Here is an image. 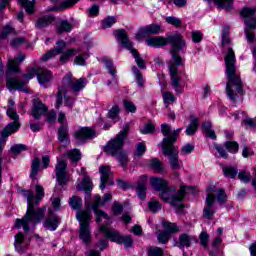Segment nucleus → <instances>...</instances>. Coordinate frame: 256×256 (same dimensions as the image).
<instances>
[{
	"mask_svg": "<svg viewBox=\"0 0 256 256\" xmlns=\"http://www.w3.org/2000/svg\"><path fill=\"white\" fill-rule=\"evenodd\" d=\"M222 48L226 65L225 73L228 79L226 93L231 101L235 103L238 95L243 96V82L241 76L237 73V58L235 57V50H233V43L229 38V26H225L222 31Z\"/></svg>",
	"mask_w": 256,
	"mask_h": 256,
	"instance_id": "nucleus-1",
	"label": "nucleus"
},
{
	"mask_svg": "<svg viewBox=\"0 0 256 256\" xmlns=\"http://www.w3.org/2000/svg\"><path fill=\"white\" fill-rule=\"evenodd\" d=\"M20 193L27 199L28 206L26 215L22 219L16 220V227L17 229H21L22 226L25 233H27V231H29V223H40L43 217H45L47 208H37V205H39L45 197V190L43 186L36 185V195L31 190H20Z\"/></svg>",
	"mask_w": 256,
	"mask_h": 256,
	"instance_id": "nucleus-2",
	"label": "nucleus"
},
{
	"mask_svg": "<svg viewBox=\"0 0 256 256\" xmlns=\"http://www.w3.org/2000/svg\"><path fill=\"white\" fill-rule=\"evenodd\" d=\"M168 43H171L173 47V49L170 51L173 61L176 63V65H182L183 60L181 59V56L177 54V51L185 49L186 44L181 34L170 35L167 38L163 36H154L146 39V45L148 47H155L156 49L159 47H165V45H168Z\"/></svg>",
	"mask_w": 256,
	"mask_h": 256,
	"instance_id": "nucleus-3",
	"label": "nucleus"
},
{
	"mask_svg": "<svg viewBox=\"0 0 256 256\" xmlns=\"http://www.w3.org/2000/svg\"><path fill=\"white\" fill-rule=\"evenodd\" d=\"M128 133L129 126H126L123 131L116 134V136L109 140L103 147L104 153H106V155H111V157H117L123 167L127 165V153L123 150V147Z\"/></svg>",
	"mask_w": 256,
	"mask_h": 256,
	"instance_id": "nucleus-4",
	"label": "nucleus"
},
{
	"mask_svg": "<svg viewBox=\"0 0 256 256\" xmlns=\"http://www.w3.org/2000/svg\"><path fill=\"white\" fill-rule=\"evenodd\" d=\"M183 131V128H178L172 132V135L168 138H163L162 146L163 155L168 157V161L170 167L173 171H177L181 169V163L179 162V150L175 145H173L177 141V137H179V133Z\"/></svg>",
	"mask_w": 256,
	"mask_h": 256,
	"instance_id": "nucleus-5",
	"label": "nucleus"
},
{
	"mask_svg": "<svg viewBox=\"0 0 256 256\" xmlns=\"http://www.w3.org/2000/svg\"><path fill=\"white\" fill-rule=\"evenodd\" d=\"M89 81L87 78H74L73 74H66L63 79V85L58 88L56 94V109H59L63 105V97H65L67 93V87L72 89L75 93H79V91H83L84 87H87Z\"/></svg>",
	"mask_w": 256,
	"mask_h": 256,
	"instance_id": "nucleus-6",
	"label": "nucleus"
},
{
	"mask_svg": "<svg viewBox=\"0 0 256 256\" xmlns=\"http://www.w3.org/2000/svg\"><path fill=\"white\" fill-rule=\"evenodd\" d=\"M207 197H206V205L203 210V216L205 219H213V215H215V210L213 209V205H215V199L221 205L227 203V194L225 190L222 188H217L215 186H210L207 188Z\"/></svg>",
	"mask_w": 256,
	"mask_h": 256,
	"instance_id": "nucleus-7",
	"label": "nucleus"
},
{
	"mask_svg": "<svg viewBox=\"0 0 256 256\" xmlns=\"http://www.w3.org/2000/svg\"><path fill=\"white\" fill-rule=\"evenodd\" d=\"M114 34H115V37L118 39V41L121 42L122 47H125V49L130 51V53L133 55L137 67H139V69H147V64H145V60L141 58L139 51L133 48V43L129 41V36H127V31H125L124 29H120V30H116Z\"/></svg>",
	"mask_w": 256,
	"mask_h": 256,
	"instance_id": "nucleus-8",
	"label": "nucleus"
},
{
	"mask_svg": "<svg viewBox=\"0 0 256 256\" xmlns=\"http://www.w3.org/2000/svg\"><path fill=\"white\" fill-rule=\"evenodd\" d=\"M189 189H191V187L181 186L178 193L173 195V193H175V188L170 189L166 186L164 190H160L161 193L159 197L162 198V200L166 203L170 201L173 207H179V209H183L185 206L183 203H181V201L185 199V194L187 191H189Z\"/></svg>",
	"mask_w": 256,
	"mask_h": 256,
	"instance_id": "nucleus-9",
	"label": "nucleus"
},
{
	"mask_svg": "<svg viewBox=\"0 0 256 256\" xmlns=\"http://www.w3.org/2000/svg\"><path fill=\"white\" fill-rule=\"evenodd\" d=\"M76 219L80 223V234L79 237L86 245L91 243V228H89V223L91 221V210L78 211L76 214Z\"/></svg>",
	"mask_w": 256,
	"mask_h": 256,
	"instance_id": "nucleus-10",
	"label": "nucleus"
},
{
	"mask_svg": "<svg viewBox=\"0 0 256 256\" xmlns=\"http://www.w3.org/2000/svg\"><path fill=\"white\" fill-rule=\"evenodd\" d=\"M100 233H103L106 239H110V241L118 245H124V247H131L133 245V238L131 236H123L119 231L113 230L107 225L100 226Z\"/></svg>",
	"mask_w": 256,
	"mask_h": 256,
	"instance_id": "nucleus-11",
	"label": "nucleus"
},
{
	"mask_svg": "<svg viewBox=\"0 0 256 256\" xmlns=\"http://www.w3.org/2000/svg\"><path fill=\"white\" fill-rule=\"evenodd\" d=\"M100 233H103L106 239H110V241L118 245H124V247H131L133 245V238L131 236H123L119 231L113 230L107 225L100 226Z\"/></svg>",
	"mask_w": 256,
	"mask_h": 256,
	"instance_id": "nucleus-12",
	"label": "nucleus"
},
{
	"mask_svg": "<svg viewBox=\"0 0 256 256\" xmlns=\"http://www.w3.org/2000/svg\"><path fill=\"white\" fill-rule=\"evenodd\" d=\"M66 116L63 111H60L58 114V122L61 126L58 129V140L62 143V147H68L71 144V139L69 138V126L65 122Z\"/></svg>",
	"mask_w": 256,
	"mask_h": 256,
	"instance_id": "nucleus-13",
	"label": "nucleus"
},
{
	"mask_svg": "<svg viewBox=\"0 0 256 256\" xmlns=\"http://www.w3.org/2000/svg\"><path fill=\"white\" fill-rule=\"evenodd\" d=\"M169 71L172 88L176 92V95H181V93H183V86L181 85V77L179 76L177 66L173 63H170Z\"/></svg>",
	"mask_w": 256,
	"mask_h": 256,
	"instance_id": "nucleus-14",
	"label": "nucleus"
},
{
	"mask_svg": "<svg viewBox=\"0 0 256 256\" xmlns=\"http://www.w3.org/2000/svg\"><path fill=\"white\" fill-rule=\"evenodd\" d=\"M161 33V25L159 24H150L145 27H142L136 33V41H143L147 35H159Z\"/></svg>",
	"mask_w": 256,
	"mask_h": 256,
	"instance_id": "nucleus-15",
	"label": "nucleus"
},
{
	"mask_svg": "<svg viewBox=\"0 0 256 256\" xmlns=\"http://www.w3.org/2000/svg\"><path fill=\"white\" fill-rule=\"evenodd\" d=\"M55 172H56V179L59 183V185L63 186L66 185L69 179L67 178V162L64 160L58 159L56 166H55Z\"/></svg>",
	"mask_w": 256,
	"mask_h": 256,
	"instance_id": "nucleus-16",
	"label": "nucleus"
},
{
	"mask_svg": "<svg viewBox=\"0 0 256 256\" xmlns=\"http://www.w3.org/2000/svg\"><path fill=\"white\" fill-rule=\"evenodd\" d=\"M99 173L101 175L100 176L101 191L105 190L107 183H109V185H115V182H113V171H111V167L100 166Z\"/></svg>",
	"mask_w": 256,
	"mask_h": 256,
	"instance_id": "nucleus-17",
	"label": "nucleus"
},
{
	"mask_svg": "<svg viewBox=\"0 0 256 256\" xmlns=\"http://www.w3.org/2000/svg\"><path fill=\"white\" fill-rule=\"evenodd\" d=\"M19 127H21V124L9 123L3 129V131L1 132V138H0V154L3 153V148L5 147L7 137H9V135H13V133H17V131H19Z\"/></svg>",
	"mask_w": 256,
	"mask_h": 256,
	"instance_id": "nucleus-18",
	"label": "nucleus"
},
{
	"mask_svg": "<svg viewBox=\"0 0 256 256\" xmlns=\"http://www.w3.org/2000/svg\"><path fill=\"white\" fill-rule=\"evenodd\" d=\"M93 137H95V130L90 127H82L74 133L76 143H84V141L93 139Z\"/></svg>",
	"mask_w": 256,
	"mask_h": 256,
	"instance_id": "nucleus-19",
	"label": "nucleus"
},
{
	"mask_svg": "<svg viewBox=\"0 0 256 256\" xmlns=\"http://www.w3.org/2000/svg\"><path fill=\"white\" fill-rule=\"evenodd\" d=\"M65 47H67V44L65 43V41L63 40L58 41L54 49L48 51L42 56L41 61H49V59H53L54 57H57V55H61Z\"/></svg>",
	"mask_w": 256,
	"mask_h": 256,
	"instance_id": "nucleus-20",
	"label": "nucleus"
},
{
	"mask_svg": "<svg viewBox=\"0 0 256 256\" xmlns=\"http://www.w3.org/2000/svg\"><path fill=\"white\" fill-rule=\"evenodd\" d=\"M100 205H104L103 202H101V196L99 195H96L95 198H94V204H93V210H94V213L96 215V223H101L102 219H108L109 220V216L98 209V207Z\"/></svg>",
	"mask_w": 256,
	"mask_h": 256,
	"instance_id": "nucleus-21",
	"label": "nucleus"
},
{
	"mask_svg": "<svg viewBox=\"0 0 256 256\" xmlns=\"http://www.w3.org/2000/svg\"><path fill=\"white\" fill-rule=\"evenodd\" d=\"M25 54H19L15 59H9L7 63L8 71L10 73H19V63L25 61Z\"/></svg>",
	"mask_w": 256,
	"mask_h": 256,
	"instance_id": "nucleus-22",
	"label": "nucleus"
},
{
	"mask_svg": "<svg viewBox=\"0 0 256 256\" xmlns=\"http://www.w3.org/2000/svg\"><path fill=\"white\" fill-rule=\"evenodd\" d=\"M37 79L38 83L45 87V85H47V83L53 79V74H51V71L48 69L39 67Z\"/></svg>",
	"mask_w": 256,
	"mask_h": 256,
	"instance_id": "nucleus-23",
	"label": "nucleus"
},
{
	"mask_svg": "<svg viewBox=\"0 0 256 256\" xmlns=\"http://www.w3.org/2000/svg\"><path fill=\"white\" fill-rule=\"evenodd\" d=\"M6 85L9 91H13V89H18V91H23L25 87V82L21 81L18 77L8 78L6 81Z\"/></svg>",
	"mask_w": 256,
	"mask_h": 256,
	"instance_id": "nucleus-24",
	"label": "nucleus"
},
{
	"mask_svg": "<svg viewBox=\"0 0 256 256\" xmlns=\"http://www.w3.org/2000/svg\"><path fill=\"white\" fill-rule=\"evenodd\" d=\"M47 112V106L43 104L41 101L36 100L34 101L33 109H32V116L34 119H40L43 113Z\"/></svg>",
	"mask_w": 256,
	"mask_h": 256,
	"instance_id": "nucleus-25",
	"label": "nucleus"
},
{
	"mask_svg": "<svg viewBox=\"0 0 256 256\" xmlns=\"http://www.w3.org/2000/svg\"><path fill=\"white\" fill-rule=\"evenodd\" d=\"M15 101L13 99H9L8 100V109H7V115L10 119H12V123L16 124V125H20L19 124V115L17 114V111H15Z\"/></svg>",
	"mask_w": 256,
	"mask_h": 256,
	"instance_id": "nucleus-26",
	"label": "nucleus"
},
{
	"mask_svg": "<svg viewBox=\"0 0 256 256\" xmlns=\"http://www.w3.org/2000/svg\"><path fill=\"white\" fill-rule=\"evenodd\" d=\"M78 191H85L89 195L93 191V181L89 176H85L80 184L77 185Z\"/></svg>",
	"mask_w": 256,
	"mask_h": 256,
	"instance_id": "nucleus-27",
	"label": "nucleus"
},
{
	"mask_svg": "<svg viewBox=\"0 0 256 256\" xmlns=\"http://www.w3.org/2000/svg\"><path fill=\"white\" fill-rule=\"evenodd\" d=\"M193 241V236H189L188 234H181L176 242V245L179 249H185V247H191V243Z\"/></svg>",
	"mask_w": 256,
	"mask_h": 256,
	"instance_id": "nucleus-28",
	"label": "nucleus"
},
{
	"mask_svg": "<svg viewBox=\"0 0 256 256\" xmlns=\"http://www.w3.org/2000/svg\"><path fill=\"white\" fill-rule=\"evenodd\" d=\"M60 221L61 218H59L58 216H50L44 222V227H46V229H49V231H55L59 227Z\"/></svg>",
	"mask_w": 256,
	"mask_h": 256,
	"instance_id": "nucleus-29",
	"label": "nucleus"
},
{
	"mask_svg": "<svg viewBox=\"0 0 256 256\" xmlns=\"http://www.w3.org/2000/svg\"><path fill=\"white\" fill-rule=\"evenodd\" d=\"M150 182L153 189H155L156 191H163L167 189V181L165 179L154 177L151 178Z\"/></svg>",
	"mask_w": 256,
	"mask_h": 256,
	"instance_id": "nucleus-30",
	"label": "nucleus"
},
{
	"mask_svg": "<svg viewBox=\"0 0 256 256\" xmlns=\"http://www.w3.org/2000/svg\"><path fill=\"white\" fill-rule=\"evenodd\" d=\"M64 155L72 161V163H77L81 161V151L79 149L67 150Z\"/></svg>",
	"mask_w": 256,
	"mask_h": 256,
	"instance_id": "nucleus-31",
	"label": "nucleus"
},
{
	"mask_svg": "<svg viewBox=\"0 0 256 256\" xmlns=\"http://www.w3.org/2000/svg\"><path fill=\"white\" fill-rule=\"evenodd\" d=\"M148 167L157 171V173H163L165 171V167L159 158H153L148 161Z\"/></svg>",
	"mask_w": 256,
	"mask_h": 256,
	"instance_id": "nucleus-32",
	"label": "nucleus"
},
{
	"mask_svg": "<svg viewBox=\"0 0 256 256\" xmlns=\"http://www.w3.org/2000/svg\"><path fill=\"white\" fill-rule=\"evenodd\" d=\"M199 129V119L194 118L191 120V123L187 126L185 133L189 137L195 135Z\"/></svg>",
	"mask_w": 256,
	"mask_h": 256,
	"instance_id": "nucleus-33",
	"label": "nucleus"
},
{
	"mask_svg": "<svg viewBox=\"0 0 256 256\" xmlns=\"http://www.w3.org/2000/svg\"><path fill=\"white\" fill-rule=\"evenodd\" d=\"M18 2L22 7H24L28 15H33V13H35V0H18Z\"/></svg>",
	"mask_w": 256,
	"mask_h": 256,
	"instance_id": "nucleus-34",
	"label": "nucleus"
},
{
	"mask_svg": "<svg viewBox=\"0 0 256 256\" xmlns=\"http://www.w3.org/2000/svg\"><path fill=\"white\" fill-rule=\"evenodd\" d=\"M73 29V25L67 20H62L56 25L57 33H69Z\"/></svg>",
	"mask_w": 256,
	"mask_h": 256,
	"instance_id": "nucleus-35",
	"label": "nucleus"
},
{
	"mask_svg": "<svg viewBox=\"0 0 256 256\" xmlns=\"http://www.w3.org/2000/svg\"><path fill=\"white\" fill-rule=\"evenodd\" d=\"M52 21H55V18L53 16H43L38 19L35 26L37 27V29H43L44 27H49Z\"/></svg>",
	"mask_w": 256,
	"mask_h": 256,
	"instance_id": "nucleus-36",
	"label": "nucleus"
},
{
	"mask_svg": "<svg viewBox=\"0 0 256 256\" xmlns=\"http://www.w3.org/2000/svg\"><path fill=\"white\" fill-rule=\"evenodd\" d=\"M163 102L165 107H169V105H173L177 101V97L172 92L166 91L162 93Z\"/></svg>",
	"mask_w": 256,
	"mask_h": 256,
	"instance_id": "nucleus-37",
	"label": "nucleus"
},
{
	"mask_svg": "<svg viewBox=\"0 0 256 256\" xmlns=\"http://www.w3.org/2000/svg\"><path fill=\"white\" fill-rule=\"evenodd\" d=\"M69 205L71 209H74L75 211H79L81 207H83V199L79 196H72L69 200Z\"/></svg>",
	"mask_w": 256,
	"mask_h": 256,
	"instance_id": "nucleus-38",
	"label": "nucleus"
},
{
	"mask_svg": "<svg viewBox=\"0 0 256 256\" xmlns=\"http://www.w3.org/2000/svg\"><path fill=\"white\" fill-rule=\"evenodd\" d=\"M222 171L224 173V177H229V179H235V177H237V173H239V170L233 166H224Z\"/></svg>",
	"mask_w": 256,
	"mask_h": 256,
	"instance_id": "nucleus-39",
	"label": "nucleus"
},
{
	"mask_svg": "<svg viewBox=\"0 0 256 256\" xmlns=\"http://www.w3.org/2000/svg\"><path fill=\"white\" fill-rule=\"evenodd\" d=\"M25 239V236H23V233H18L15 236V249L18 251V253H23L25 251V248H23V241Z\"/></svg>",
	"mask_w": 256,
	"mask_h": 256,
	"instance_id": "nucleus-40",
	"label": "nucleus"
},
{
	"mask_svg": "<svg viewBox=\"0 0 256 256\" xmlns=\"http://www.w3.org/2000/svg\"><path fill=\"white\" fill-rule=\"evenodd\" d=\"M136 191L139 199H145L147 197V184L145 182H138Z\"/></svg>",
	"mask_w": 256,
	"mask_h": 256,
	"instance_id": "nucleus-41",
	"label": "nucleus"
},
{
	"mask_svg": "<svg viewBox=\"0 0 256 256\" xmlns=\"http://www.w3.org/2000/svg\"><path fill=\"white\" fill-rule=\"evenodd\" d=\"M40 165H41V161L39 160V158H35L32 160L31 173H30V177L32 179H35V177H37V174L39 173Z\"/></svg>",
	"mask_w": 256,
	"mask_h": 256,
	"instance_id": "nucleus-42",
	"label": "nucleus"
},
{
	"mask_svg": "<svg viewBox=\"0 0 256 256\" xmlns=\"http://www.w3.org/2000/svg\"><path fill=\"white\" fill-rule=\"evenodd\" d=\"M164 232L168 235H171V233H177L179 231V227L175 223L171 222H163Z\"/></svg>",
	"mask_w": 256,
	"mask_h": 256,
	"instance_id": "nucleus-43",
	"label": "nucleus"
},
{
	"mask_svg": "<svg viewBox=\"0 0 256 256\" xmlns=\"http://www.w3.org/2000/svg\"><path fill=\"white\" fill-rule=\"evenodd\" d=\"M75 53H79V50L68 49L66 52H64L60 56V63H67L69 61V59H71V57H73V55H75Z\"/></svg>",
	"mask_w": 256,
	"mask_h": 256,
	"instance_id": "nucleus-44",
	"label": "nucleus"
},
{
	"mask_svg": "<svg viewBox=\"0 0 256 256\" xmlns=\"http://www.w3.org/2000/svg\"><path fill=\"white\" fill-rule=\"evenodd\" d=\"M146 251H147L148 256H163L164 255V251L162 250V248H159L157 246H149Z\"/></svg>",
	"mask_w": 256,
	"mask_h": 256,
	"instance_id": "nucleus-45",
	"label": "nucleus"
},
{
	"mask_svg": "<svg viewBox=\"0 0 256 256\" xmlns=\"http://www.w3.org/2000/svg\"><path fill=\"white\" fill-rule=\"evenodd\" d=\"M238 179L242 182V183H251V173L247 172V169L241 170L238 173Z\"/></svg>",
	"mask_w": 256,
	"mask_h": 256,
	"instance_id": "nucleus-46",
	"label": "nucleus"
},
{
	"mask_svg": "<svg viewBox=\"0 0 256 256\" xmlns=\"http://www.w3.org/2000/svg\"><path fill=\"white\" fill-rule=\"evenodd\" d=\"M225 149L229 151V153H237L239 151V143L235 141H228L224 144Z\"/></svg>",
	"mask_w": 256,
	"mask_h": 256,
	"instance_id": "nucleus-47",
	"label": "nucleus"
},
{
	"mask_svg": "<svg viewBox=\"0 0 256 256\" xmlns=\"http://www.w3.org/2000/svg\"><path fill=\"white\" fill-rule=\"evenodd\" d=\"M104 63L106 65V69H108V72L110 73V75L113 77V79H115V77L117 75V69L113 65V62L109 59H104Z\"/></svg>",
	"mask_w": 256,
	"mask_h": 256,
	"instance_id": "nucleus-48",
	"label": "nucleus"
},
{
	"mask_svg": "<svg viewBox=\"0 0 256 256\" xmlns=\"http://www.w3.org/2000/svg\"><path fill=\"white\" fill-rule=\"evenodd\" d=\"M147 151V146L145 143L140 142L136 145V151L134 153V157H141L142 155H145V152Z\"/></svg>",
	"mask_w": 256,
	"mask_h": 256,
	"instance_id": "nucleus-49",
	"label": "nucleus"
},
{
	"mask_svg": "<svg viewBox=\"0 0 256 256\" xmlns=\"http://www.w3.org/2000/svg\"><path fill=\"white\" fill-rule=\"evenodd\" d=\"M117 23V19L113 16H108L102 21L103 29H109V27H113Z\"/></svg>",
	"mask_w": 256,
	"mask_h": 256,
	"instance_id": "nucleus-50",
	"label": "nucleus"
},
{
	"mask_svg": "<svg viewBox=\"0 0 256 256\" xmlns=\"http://www.w3.org/2000/svg\"><path fill=\"white\" fill-rule=\"evenodd\" d=\"M132 72H133L134 75H135L137 84H138L140 87H143V83H145V81L143 80V75H142L141 72L139 71V68H137V66H133V67H132Z\"/></svg>",
	"mask_w": 256,
	"mask_h": 256,
	"instance_id": "nucleus-51",
	"label": "nucleus"
},
{
	"mask_svg": "<svg viewBox=\"0 0 256 256\" xmlns=\"http://www.w3.org/2000/svg\"><path fill=\"white\" fill-rule=\"evenodd\" d=\"M119 111H120L119 106L114 105L108 112V117L110 119H113L114 121H119Z\"/></svg>",
	"mask_w": 256,
	"mask_h": 256,
	"instance_id": "nucleus-52",
	"label": "nucleus"
},
{
	"mask_svg": "<svg viewBox=\"0 0 256 256\" xmlns=\"http://www.w3.org/2000/svg\"><path fill=\"white\" fill-rule=\"evenodd\" d=\"M13 33H15V28L11 27V25L7 24L2 33L0 34V39H7V37H9V35H12Z\"/></svg>",
	"mask_w": 256,
	"mask_h": 256,
	"instance_id": "nucleus-53",
	"label": "nucleus"
},
{
	"mask_svg": "<svg viewBox=\"0 0 256 256\" xmlns=\"http://www.w3.org/2000/svg\"><path fill=\"white\" fill-rule=\"evenodd\" d=\"M123 105L128 113H135L137 111V106L129 100H123Z\"/></svg>",
	"mask_w": 256,
	"mask_h": 256,
	"instance_id": "nucleus-54",
	"label": "nucleus"
},
{
	"mask_svg": "<svg viewBox=\"0 0 256 256\" xmlns=\"http://www.w3.org/2000/svg\"><path fill=\"white\" fill-rule=\"evenodd\" d=\"M11 151L14 155H19L20 153H23V151H27V145L16 144L11 147Z\"/></svg>",
	"mask_w": 256,
	"mask_h": 256,
	"instance_id": "nucleus-55",
	"label": "nucleus"
},
{
	"mask_svg": "<svg viewBox=\"0 0 256 256\" xmlns=\"http://www.w3.org/2000/svg\"><path fill=\"white\" fill-rule=\"evenodd\" d=\"M166 23L169 25H173L174 27H181V19L173 16H169L165 18Z\"/></svg>",
	"mask_w": 256,
	"mask_h": 256,
	"instance_id": "nucleus-56",
	"label": "nucleus"
},
{
	"mask_svg": "<svg viewBox=\"0 0 256 256\" xmlns=\"http://www.w3.org/2000/svg\"><path fill=\"white\" fill-rule=\"evenodd\" d=\"M191 37H192L193 43H201V41H203V33H201V31H197V30L192 31Z\"/></svg>",
	"mask_w": 256,
	"mask_h": 256,
	"instance_id": "nucleus-57",
	"label": "nucleus"
},
{
	"mask_svg": "<svg viewBox=\"0 0 256 256\" xmlns=\"http://www.w3.org/2000/svg\"><path fill=\"white\" fill-rule=\"evenodd\" d=\"M200 239V245L204 247V249H207V246L209 244V234L207 232H202L199 236Z\"/></svg>",
	"mask_w": 256,
	"mask_h": 256,
	"instance_id": "nucleus-58",
	"label": "nucleus"
},
{
	"mask_svg": "<svg viewBox=\"0 0 256 256\" xmlns=\"http://www.w3.org/2000/svg\"><path fill=\"white\" fill-rule=\"evenodd\" d=\"M161 132L162 135L165 137L164 139H167L168 137H171L173 135V133H171V126H169V124H162Z\"/></svg>",
	"mask_w": 256,
	"mask_h": 256,
	"instance_id": "nucleus-59",
	"label": "nucleus"
},
{
	"mask_svg": "<svg viewBox=\"0 0 256 256\" xmlns=\"http://www.w3.org/2000/svg\"><path fill=\"white\" fill-rule=\"evenodd\" d=\"M148 207L152 213H157V211H161V203L159 201H151L148 203Z\"/></svg>",
	"mask_w": 256,
	"mask_h": 256,
	"instance_id": "nucleus-60",
	"label": "nucleus"
},
{
	"mask_svg": "<svg viewBox=\"0 0 256 256\" xmlns=\"http://www.w3.org/2000/svg\"><path fill=\"white\" fill-rule=\"evenodd\" d=\"M38 74H39V67H34L24 75V79H27L29 81L30 79H33L35 75L36 77H38Z\"/></svg>",
	"mask_w": 256,
	"mask_h": 256,
	"instance_id": "nucleus-61",
	"label": "nucleus"
},
{
	"mask_svg": "<svg viewBox=\"0 0 256 256\" xmlns=\"http://www.w3.org/2000/svg\"><path fill=\"white\" fill-rule=\"evenodd\" d=\"M256 13V8H244L241 11V15L247 19L249 17H253V15H255Z\"/></svg>",
	"mask_w": 256,
	"mask_h": 256,
	"instance_id": "nucleus-62",
	"label": "nucleus"
},
{
	"mask_svg": "<svg viewBox=\"0 0 256 256\" xmlns=\"http://www.w3.org/2000/svg\"><path fill=\"white\" fill-rule=\"evenodd\" d=\"M112 213L114 215H121V213H123V205H121V203L115 201L112 205Z\"/></svg>",
	"mask_w": 256,
	"mask_h": 256,
	"instance_id": "nucleus-63",
	"label": "nucleus"
},
{
	"mask_svg": "<svg viewBox=\"0 0 256 256\" xmlns=\"http://www.w3.org/2000/svg\"><path fill=\"white\" fill-rule=\"evenodd\" d=\"M169 237H170V234H168L167 232H165V231L161 232L158 235V241H159V243H162V244L168 243Z\"/></svg>",
	"mask_w": 256,
	"mask_h": 256,
	"instance_id": "nucleus-64",
	"label": "nucleus"
}]
</instances>
